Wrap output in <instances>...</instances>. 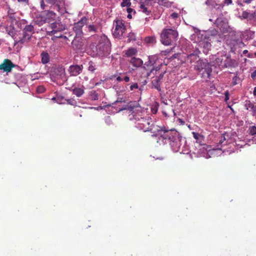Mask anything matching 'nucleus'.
Wrapping results in <instances>:
<instances>
[{"label": "nucleus", "instance_id": "obj_1", "mask_svg": "<svg viewBox=\"0 0 256 256\" xmlns=\"http://www.w3.org/2000/svg\"><path fill=\"white\" fill-rule=\"evenodd\" d=\"M160 145L169 143L174 152H180L181 148L185 146L186 140L180 134L174 129L169 130L162 127L157 130L156 134L152 135Z\"/></svg>", "mask_w": 256, "mask_h": 256}, {"label": "nucleus", "instance_id": "obj_2", "mask_svg": "<svg viewBox=\"0 0 256 256\" xmlns=\"http://www.w3.org/2000/svg\"><path fill=\"white\" fill-rule=\"evenodd\" d=\"M130 120H133L135 126L144 132L148 131L152 125L151 118L144 110H141L140 108H136L130 115Z\"/></svg>", "mask_w": 256, "mask_h": 256}, {"label": "nucleus", "instance_id": "obj_3", "mask_svg": "<svg viewBox=\"0 0 256 256\" xmlns=\"http://www.w3.org/2000/svg\"><path fill=\"white\" fill-rule=\"evenodd\" d=\"M110 42L106 35L97 36L96 42L92 44L88 50V54L92 56H104L108 53Z\"/></svg>", "mask_w": 256, "mask_h": 256}, {"label": "nucleus", "instance_id": "obj_4", "mask_svg": "<svg viewBox=\"0 0 256 256\" xmlns=\"http://www.w3.org/2000/svg\"><path fill=\"white\" fill-rule=\"evenodd\" d=\"M178 36L176 30L170 28L164 30L160 34V41L165 46L172 45Z\"/></svg>", "mask_w": 256, "mask_h": 256}, {"label": "nucleus", "instance_id": "obj_5", "mask_svg": "<svg viewBox=\"0 0 256 256\" xmlns=\"http://www.w3.org/2000/svg\"><path fill=\"white\" fill-rule=\"evenodd\" d=\"M195 68L201 72L202 76L206 80L210 78L212 72L210 64L206 60H198Z\"/></svg>", "mask_w": 256, "mask_h": 256}, {"label": "nucleus", "instance_id": "obj_6", "mask_svg": "<svg viewBox=\"0 0 256 256\" xmlns=\"http://www.w3.org/2000/svg\"><path fill=\"white\" fill-rule=\"evenodd\" d=\"M114 28L112 34L114 38H120L126 30V28L122 20L116 19L114 22Z\"/></svg>", "mask_w": 256, "mask_h": 256}, {"label": "nucleus", "instance_id": "obj_7", "mask_svg": "<svg viewBox=\"0 0 256 256\" xmlns=\"http://www.w3.org/2000/svg\"><path fill=\"white\" fill-rule=\"evenodd\" d=\"M34 28L31 24L26 25L22 30V36L20 42L22 44L28 42L32 38V34L34 33Z\"/></svg>", "mask_w": 256, "mask_h": 256}, {"label": "nucleus", "instance_id": "obj_8", "mask_svg": "<svg viewBox=\"0 0 256 256\" xmlns=\"http://www.w3.org/2000/svg\"><path fill=\"white\" fill-rule=\"evenodd\" d=\"M52 22L50 25V27L52 29L50 31H48L47 34L48 35L52 36L58 32H60L64 29V26L59 21H56Z\"/></svg>", "mask_w": 256, "mask_h": 256}, {"label": "nucleus", "instance_id": "obj_9", "mask_svg": "<svg viewBox=\"0 0 256 256\" xmlns=\"http://www.w3.org/2000/svg\"><path fill=\"white\" fill-rule=\"evenodd\" d=\"M87 18L84 16L80 20L74 24L73 30L76 32V34H82V28L87 22Z\"/></svg>", "mask_w": 256, "mask_h": 256}, {"label": "nucleus", "instance_id": "obj_10", "mask_svg": "<svg viewBox=\"0 0 256 256\" xmlns=\"http://www.w3.org/2000/svg\"><path fill=\"white\" fill-rule=\"evenodd\" d=\"M15 66V65L12 62L8 59H5L3 62L0 64V70L4 72H8L12 70V68Z\"/></svg>", "mask_w": 256, "mask_h": 256}, {"label": "nucleus", "instance_id": "obj_11", "mask_svg": "<svg viewBox=\"0 0 256 256\" xmlns=\"http://www.w3.org/2000/svg\"><path fill=\"white\" fill-rule=\"evenodd\" d=\"M82 66L72 65L69 67L68 72L71 76H76L82 72Z\"/></svg>", "mask_w": 256, "mask_h": 256}, {"label": "nucleus", "instance_id": "obj_12", "mask_svg": "<svg viewBox=\"0 0 256 256\" xmlns=\"http://www.w3.org/2000/svg\"><path fill=\"white\" fill-rule=\"evenodd\" d=\"M56 78H62L65 75V69L63 66H58L54 68L52 74Z\"/></svg>", "mask_w": 256, "mask_h": 256}, {"label": "nucleus", "instance_id": "obj_13", "mask_svg": "<svg viewBox=\"0 0 256 256\" xmlns=\"http://www.w3.org/2000/svg\"><path fill=\"white\" fill-rule=\"evenodd\" d=\"M200 51L198 48H196L192 53L188 54L186 61L187 62L192 63L196 60L199 57Z\"/></svg>", "mask_w": 256, "mask_h": 256}, {"label": "nucleus", "instance_id": "obj_14", "mask_svg": "<svg viewBox=\"0 0 256 256\" xmlns=\"http://www.w3.org/2000/svg\"><path fill=\"white\" fill-rule=\"evenodd\" d=\"M245 108L249 110L252 116L256 114V106L251 102L250 100H246L244 104Z\"/></svg>", "mask_w": 256, "mask_h": 256}, {"label": "nucleus", "instance_id": "obj_15", "mask_svg": "<svg viewBox=\"0 0 256 256\" xmlns=\"http://www.w3.org/2000/svg\"><path fill=\"white\" fill-rule=\"evenodd\" d=\"M44 16L46 18L47 22H50L52 21L56 20L57 16L53 11L48 10L46 12Z\"/></svg>", "mask_w": 256, "mask_h": 256}, {"label": "nucleus", "instance_id": "obj_16", "mask_svg": "<svg viewBox=\"0 0 256 256\" xmlns=\"http://www.w3.org/2000/svg\"><path fill=\"white\" fill-rule=\"evenodd\" d=\"M57 8V10L61 14H64L66 12L64 8V2L63 0H57L55 4Z\"/></svg>", "mask_w": 256, "mask_h": 256}, {"label": "nucleus", "instance_id": "obj_17", "mask_svg": "<svg viewBox=\"0 0 256 256\" xmlns=\"http://www.w3.org/2000/svg\"><path fill=\"white\" fill-rule=\"evenodd\" d=\"M199 46L203 48V52L207 54L211 48V44L210 42L206 41H200L198 42Z\"/></svg>", "mask_w": 256, "mask_h": 256}, {"label": "nucleus", "instance_id": "obj_18", "mask_svg": "<svg viewBox=\"0 0 256 256\" xmlns=\"http://www.w3.org/2000/svg\"><path fill=\"white\" fill-rule=\"evenodd\" d=\"M130 62L135 68L140 67L143 64V61L140 58L135 56L131 58Z\"/></svg>", "mask_w": 256, "mask_h": 256}, {"label": "nucleus", "instance_id": "obj_19", "mask_svg": "<svg viewBox=\"0 0 256 256\" xmlns=\"http://www.w3.org/2000/svg\"><path fill=\"white\" fill-rule=\"evenodd\" d=\"M72 94L78 97H80L84 93V88L83 86L81 87H74L72 89Z\"/></svg>", "mask_w": 256, "mask_h": 256}, {"label": "nucleus", "instance_id": "obj_20", "mask_svg": "<svg viewBox=\"0 0 256 256\" xmlns=\"http://www.w3.org/2000/svg\"><path fill=\"white\" fill-rule=\"evenodd\" d=\"M139 11L141 12L146 16H148L151 12L150 6L146 4H142L140 6Z\"/></svg>", "mask_w": 256, "mask_h": 256}, {"label": "nucleus", "instance_id": "obj_21", "mask_svg": "<svg viewBox=\"0 0 256 256\" xmlns=\"http://www.w3.org/2000/svg\"><path fill=\"white\" fill-rule=\"evenodd\" d=\"M34 22L38 26H41L46 22H47L46 18H45L44 16L41 14L36 16L34 19Z\"/></svg>", "mask_w": 256, "mask_h": 256}, {"label": "nucleus", "instance_id": "obj_22", "mask_svg": "<svg viewBox=\"0 0 256 256\" xmlns=\"http://www.w3.org/2000/svg\"><path fill=\"white\" fill-rule=\"evenodd\" d=\"M57 0H40V5L42 9L44 10L46 8L47 6L46 3L51 5H54Z\"/></svg>", "mask_w": 256, "mask_h": 256}, {"label": "nucleus", "instance_id": "obj_23", "mask_svg": "<svg viewBox=\"0 0 256 256\" xmlns=\"http://www.w3.org/2000/svg\"><path fill=\"white\" fill-rule=\"evenodd\" d=\"M41 61L43 64H46L50 60L49 54L46 52H42L40 54Z\"/></svg>", "mask_w": 256, "mask_h": 256}, {"label": "nucleus", "instance_id": "obj_24", "mask_svg": "<svg viewBox=\"0 0 256 256\" xmlns=\"http://www.w3.org/2000/svg\"><path fill=\"white\" fill-rule=\"evenodd\" d=\"M224 58H225L226 59L224 61L223 66L228 68L234 66V61L233 60H232L230 58L226 56H224Z\"/></svg>", "mask_w": 256, "mask_h": 256}, {"label": "nucleus", "instance_id": "obj_25", "mask_svg": "<svg viewBox=\"0 0 256 256\" xmlns=\"http://www.w3.org/2000/svg\"><path fill=\"white\" fill-rule=\"evenodd\" d=\"M227 44L230 46L231 49L232 50L234 48L237 44H243L242 42L238 39V40H227Z\"/></svg>", "mask_w": 256, "mask_h": 256}, {"label": "nucleus", "instance_id": "obj_26", "mask_svg": "<svg viewBox=\"0 0 256 256\" xmlns=\"http://www.w3.org/2000/svg\"><path fill=\"white\" fill-rule=\"evenodd\" d=\"M160 80L156 78L152 82V87L160 92L161 90L160 86Z\"/></svg>", "mask_w": 256, "mask_h": 256}, {"label": "nucleus", "instance_id": "obj_27", "mask_svg": "<svg viewBox=\"0 0 256 256\" xmlns=\"http://www.w3.org/2000/svg\"><path fill=\"white\" fill-rule=\"evenodd\" d=\"M137 52V50L136 48H131L126 50V54L127 56L132 58L136 54Z\"/></svg>", "mask_w": 256, "mask_h": 256}, {"label": "nucleus", "instance_id": "obj_28", "mask_svg": "<svg viewBox=\"0 0 256 256\" xmlns=\"http://www.w3.org/2000/svg\"><path fill=\"white\" fill-rule=\"evenodd\" d=\"M192 134L196 141L200 143L202 142V140H204V136L198 133L193 132H192Z\"/></svg>", "mask_w": 256, "mask_h": 256}, {"label": "nucleus", "instance_id": "obj_29", "mask_svg": "<svg viewBox=\"0 0 256 256\" xmlns=\"http://www.w3.org/2000/svg\"><path fill=\"white\" fill-rule=\"evenodd\" d=\"M158 2L159 3V4L160 5H162L166 8L170 7L172 6V4H173V2H169L168 0H164V1L158 0Z\"/></svg>", "mask_w": 256, "mask_h": 256}, {"label": "nucleus", "instance_id": "obj_30", "mask_svg": "<svg viewBox=\"0 0 256 256\" xmlns=\"http://www.w3.org/2000/svg\"><path fill=\"white\" fill-rule=\"evenodd\" d=\"M160 68L157 67L156 68H152L147 73L148 77L154 78V76L156 74V72L159 70Z\"/></svg>", "mask_w": 256, "mask_h": 256}, {"label": "nucleus", "instance_id": "obj_31", "mask_svg": "<svg viewBox=\"0 0 256 256\" xmlns=\"http://www.w3.org/2000/svg\"><path fill=\"white\" fill-rule=\"evenodd\" d=\"M89 94L92 100H96L98 99V94L95 90L90 91Z\"/></svg>", "mask_w": 256, "mask_h": 256}, {"label": "nucleus", "instance_id": "obj_32", "mask_svg": "<svg viewBox=\"0 0 256 256\" xmlns=\"http://www.w3.org/2000/svg\"><path fill=\"white\" fill-rule=\"evenodd\" d=\"M56 102L58 104H66V100L62 96H56Z\"/></svg>", "mask_w": 256, "mask_h": 256}, {"label": "nucleus", "instance_id": "obj_33", "mask_svg": "<svg viewBox=\"0 0 256 256\" xmlns=\"http://www.w3.org/2000/svg\"><path fill=\"white\" fill-rule=\"evenodd\" d=\"M227 144L226 138L224 136L222 135L219 138L218 144L222 146L226 145Z\"/></svg>", "mask_w": 256, "mask_h": 256}, {"label": "nucleus", "instance_id": "obj_34", "mask_svg": "<svg viewBox=\"0 0 256 256\" xmlns=\"http://www.w3.org/2000/svg\"><path fill=\"white\" fill-rule=\"evenodd\" d=\"M131 5L130 0H122L121 2L120 6L122 7L128 8Z\"/></svg>", "mask_w": 256, "mask_h": 256}, {"label": "nucleus", "instance_id": "obj_35", "mask_svg": "<svg viewBox=\"0 0 256 256\" xmlns=\"http://www.w3.org/2000/svg\"><path fill=\"white\" fill-rule=\"evenodd\" d=\"M96 69V66L92 62H90L88 63V70L92 72H94Z\"/></svg>", "mask_w": 256, "mask_h": 256}, {"label": "nucleus", "instance_id": "obj_36", "mask_svg": "<svg viewBox=\"0 0 256 256\" xmlns=\"http://www.w3.org/2000/svg\"><path fill=\"white\" fill-rule=\"evenodd\" d=\"M224 56H222L220 58H218L216 59V63L217 64H218V66H223V63H224V62H223V60H224Z\"/></svg>", "mask_w": 256, "mask_h": 256}, {"label": "nucleus", "instance_id": "obj_37", "mask_svg": "<svg viewBox=\"0 0 256 256\" xmlns=\"http://www.w3.org/2000/svg\"><path fill=\"white\" fill-rule=\"evenodd\" d=\"M66 101L67 104L70 105L74 106L76 105V102L74 98L66 99Z\"/></svg>", "mask_w": 256, "mask_h": 256}, {"label": "nucleus", "instance_id": "obj_38", "mask_svg": "<svg viewBox=\"0 0 256 256\" xmlns=\"http://www.w3.org/2000/svg\"><path fill=\"white\" fill-rule=\"evenodd\" d=\"M128 41L130 42L136 40V36L134 33L130 32L128 36Z\"/></svg>", "mask_w": 256, "mask_h": 256}, {"label": "nucleus", "instance_id": "obj_39", "mask_svg": "<svg viewBox=\"0 0 256 256\" xmlns=\"http://www.w3.org/2000/svg\"><path fill=\"white\" fill-rule=\"evenodd\" d=\"M248 131L250 134L252 136L256 134V127L255 126H250Z\"/></svg>", "mask_w": 256, "mask_h": 256}, {"label": "nucleus", "instance_id": "obj_40", "mask_svg": "<svg viewBox=\"0 0 256 256\" xmlns=\"http://www.w3.org/2000/svg\"><path fill=\"white\" fill-rule=\"evenodd\" d=\"M45 90V88L42 86H40L36 88V92L39 94L43 93Z\"/></svg>", "mask_w": 256, "mask_h": 256}, {"label": "nucleus", "instance_id": "obj_41", "mask_svg": "<svg viewBox=\"0 0 256 256\" xmlns=\"http://www.w3.org/2000/svg\"><path fill=\"white\" fill-rule=\"evenodd\" d=\"M250 15V13L246 11H244L242 15L240 16V18L242 19H246Z\"/></svg>", "mask_w": 256, "mask_h": 256}, {"label": "nucleus", "instance_id": "obj_42", "mask_svg": "<svg viewBox=\"0 0 256 256\" xmlns=\"http://www.w3.org/2000/svg\"><path fill=\"white\" fill-rule=\"evenodd\" d=\"M214 8L216 10H218V11H220V12H222V8H223V7H224V4H216L214 6Z\"/></svg>", "mask_w": 256, "mask_h": 256}, {"label": "nucleus", "instance_id": "obj_43", "mask_svg": "<svg viewBox=\"0 0 256 256\" xmlns=\"http://www.w3.org/2000/svg\"><path fill=\"white\" fill-rule=\"evenodd\" d=\"M146 41L147 42L154 43L156 42V38L154 37H147L146 38Z\"/></svg>", "mask_w": 256, "mask_h": 256}, {"label": "nucleus", "instance_id": "obj_44", "mask_svg": "<svg viewBox=\"0 0 256 256\" xmlns=\"http://www.w3.org/2000/svg\"><path fill=\"white\" fill-rule=\"evenodd\" d=\"M89 32H96V28L94 25H89L88 26Z\"/></svg>", "mask_w": 256, "mask_h": 256}, {"label": "nucleus", "instance_id": "obj_45", "mask_svg": "<svg viewBox=\"0 0 256 256\" xmlns=\"http://www.w3.org/2000/svg\"><path fill=\"white\" fill-rule=\"evenodd\" d=\"M239 80H240V79L238 76H234L232 78V84L234 86V85L238 84Z\"/></svg>", "mask_w": 256, "mask_h": 256}, {"label": "nucleus", "instance_id": "obj_46", "mask_svg": "<svg viewBox=\"0 0 256 256\" xmlns=\"http://www.w3.org/2000/svg\"><path fill=\"white\" fill-rule=\"evenodd\" d=\"M138 88V86L137 83H134L132 84L130 86V90H133L134 89H137Z\"/></svg>", "mask_w": 256, "mask_h": 256}, {"label": "nucleus", "instance_id": "obj_47", "mask_svg": "<svg viewBox=\"0 0 256 256\" xmlns=\"http://www.w3.org/2000/svg\"><path fill=\"white\" fill-rule=\"evenodd\" d=\"M222 22V20L220 18H217L214 24L218 27L220 26V23Z\"/></svg>", "mask_w": 256, "mask_h": 256}, {"label": "nucleus", "instance_id": "obj_48", "mask_svg": "<svg viewBox=\"0 0 256 256\" xmlns=\"http://www.w3.org/2000/svg\"><path fill=\"white\" fill-rule=\"evenodd\" d=\"M178 16V14L176 12H173L171 14L170 17L173 19H176Z\"/></svg>", "mask_w": 256, "mask_h": 256}, {"label": "nucleus", "instance_id": "obj_49", "mask_svg": "<svg viewBox=\"0 0 256 256\" xmlns=\"http://www.w3.org/2000/svg\"><path fill=\"white\" fill-rule=\"evenodd\" d=\"M224 4L228 6L232 3V0H224Z\"/></svg>", "mask_w": 256, "mask_h": 256}, {"label": "nucleus", "instance_id": "obj_50", "mask_svg": "<svg viewBox=\"0 0 256 256\" xmlns=\"http://www.w3.org/2000/svg\"><path fill=\"white\" fill-rule=\"evenodd\" d=\"M164 75V72L161 73L159 74V76L158 77H156L157 79H158L159 80H160L162 79Z\"/></svg>", "mask_w": 256, "mask_h": 256}, {"label": "nucleus", "instance_id": "obj_51", "mask_svg": "<svg viewBox=\"0 0 256 256\" xmlns=\"http://www.w3.org/2000/svg\"><path fill=\"white\" fill-rule=\"evenodd\" d=\"M224 96H225V100H228L229 99V94H228V92H225Z\"/></svg>", "mask_w": 256, "mask_h": 256}, {"label": "nucleus", "instance_id": "obj_52", "mask_svg": "<svg viewBox=\"0 0 256 256\" xmlns=\"http://www.w3.org/2000/svg\"><path fill=\"white\" fill-rule=\"evenodd\" d=\"M251 77L254 78L256 77V70L251 74Z\"/></svg>", "mask_w": 256, "mask_h": 256}, {"label": "nucleus", "instance_id": "obj_53", "mask_svg": "<svg viewBox=\"0 0 256 256\" xmlns=\"http://www.w3.org/2000/svg\"><path fill=\"white\" fill-rule=\"evenodd\" d=\"M123 80L125 81L126 82H128L130 80V78L128 76H124L123 78Z\"/></svg>", "mask_w": 256, "mask_h": 256}, {"label": "nucleus", "instance_id": "obj_54", "mask_svg": "<svg viewBox=\"0 0 256 256\" xmlns=\"http://www.w3.org/2000/svg\"><path fill=\"white\" fill-rule=\"evenodd\" d=\"M152 112L153 114H155L156 113V112H157V108L156 107H152Z\"/></svg>", "mask_w": 256, "mask_h": 256}, {"label": "nucleus", "instance_id": "obj_55", "mask_svg": "<svg viewBox=\"0 0 256 256\" xmlns=\"http://www.w3.org/2000/svg\"><path fill=\"white\" fill-rule=\"evenodd\" d=\"M242 144H238V143H236V144L238 146H240V148H242V146L246 144H244V142H242Z\"/></svg>", "mask_w": 256, "mask_h": 256}, {"label": "nucleus", "instance_id": "obj_56", "mask_svg": "<svg viewBox=\"0 0 256 256\" xmlns=\"http://www.w3.org/2000/svg\"><path fill=\"white\" fill-rule=\"evenodd\" d=\"M133 11H134V10L132 8H130L129 7L128 8H127V12H128V14H130Z\"/></svg>", "mask_w": 256, "mask_h": 256}, {"label": "nucleus", "instance_id": "obj_57", "mask_svg": "<svg viewBox=\"0 0 256 256\" xmlns=\"http://www.w3.org/2000/svg\"><path fill=\"white\" fill-rule=\"evenodd\" d=\"M253 0H243L242 2L245 4H250Z\"/></svg>", "mask_w": 256, "mask_h": 256}, {"label": "nucleus", "instance_id": "obj_58", "mask_svg": "<svg viewBox=\"0 0 256 256\" xmlns=\"http://www.w3.org/2000/svg\"><path fill=\"white\" fill-rule=\"evenodd\" d=\"M212 0H207L205 2V4H206L207 6L212 5V3H211Z\"/></svg>", "mask_w": 256, "mask_h": 256}, {"label": "nucleus", "instance_id": "obj_59", "mask_svg": "<svg viewBox=\"0 0 256 256\" xmlns=\"http://www.w3.org/2000/svg\"><path fill=\"white\" fill-rule=\"evenodd\" d=\"M106 122H107L108 124H110V120L109 117H108L106 118Z\"/></svg>", "mask_w": 256, "mask_h": 256}, {"label": "nucleus", "instance_id": "obj_60", "mask_svg": "<svg viewBox=\"0 0 256 256\" xmlns=\"http://www.w3.org/2000/svg\"><path fill=\"white\" fill-rule=\"evenodd\" d=\"M116 80L118 82H121L122 80H123V78L120 76H118L117 78H116Z\"/></svg>", "mask_w": 256, "mask_h": 256}, {"label": "nucleus", "instance_id": "obj_61", "mask_svg": "<svg viewBox=\"0 0 256 256\" xmlns=\"http://www.w3.org/2000/svg\"><path fill=\"white\" fill-rule=\"evenodd\" d=\"M253 94L254 96H256V86L254 88Z\"/></svg>", "mask_w": 256, "mask_h": 256}, {"label": "nucleus", "instance_id": "obj_62", "mask_svg": "<svg viewBox=\"0 0 256 256\" xmlns=\"http://www.w3.org/2000/svg\"><path fill=\"white\" fill-rule=\"evenodd\" d=\"M56 97H53L52 98V100L55 102H56Z\"/></svg>", "mask_w": 256, "mask_h": 256}, {"label": "nucleus", "instance_id": "obj_63", "mask_svg": "<svg viewBox=\"0 0 256 256\" xmlns=\"http://www.w3.org/2000/svg\"><path fill=\"white\" fill-rule=\"evenodd\" d=\"M18 2H26L28 0H18Z\"/></svg>", "mask_w": 256, "mask_h": 256}, {"label": "nucleus", "instance_id": "obj_64", "mask_svg": "<svg viewBox=\"0 0 256 256\" xmlns=\"http://www.w3.org/2000/svg\"><path fill=\"white\" fill-rule=\"evenodd\" d=\"M248 52V50H244L243 51V54H246Z\"/></svg>", "mask_w": 256, "mask_h": 256}]
</instances>
